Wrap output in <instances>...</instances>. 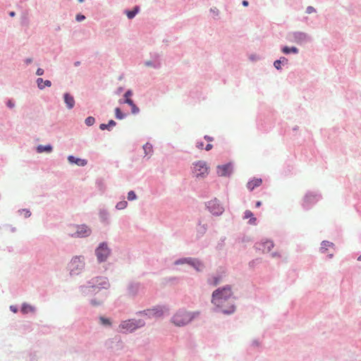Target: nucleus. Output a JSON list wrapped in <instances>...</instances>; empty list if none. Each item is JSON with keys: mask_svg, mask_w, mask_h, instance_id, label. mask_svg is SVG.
<instances>
[{"mask_svg": "<svg viewBox=\"0 0 361 361\" xmlns=\"http://www.w3.org/2000/svg\"><path fill=\"white\" fill-rule=\"evenodd\" d=\"M99 324L104 326L110 327L111 326L112 322L109 318L100 316L99 317Z\"/></svg>", "mask_w": 361, "mask_h": 361, "instance_id": "33", "label": "nucleus"}, {"mask_svg": "<svg viewBox=\"0 0 361 361\" xmlns=\"http://www.w3.org/2000/svg\"><path fill=\"white\" fill-rule=\"evenodd\" d=\"M232 286L226 285L216 288L212 294L211 302L214 305L213 311L230 315L235 312L236 307Z\"/></svg>", "mask_w": 361, "mask_h": 361, "instance_id": "1", "label": "nucleus"}, {"mask_svg": "<svg viewBox=\"0 0 361 361\" xmlns=\"http://www.w3.org/2000/svg\"><path fill=\"white\" fill-rule=\"evenodd\" d=\"M85 259L82 255H76L72 257L68 264V270L71 276L80 275L85 269Z\"/></svg>", "mask_w": 361, "mask_h": 361, "instance_id": "4", "label": "nucleus"}, {"mask_svg": "<svg viewBox=\"0 0 361 361\" xmlns=\"http://www.w3.org/2000/svg\"><path fill=\"white\" fill-rule=\"evenodd\" d=\"M321 199V195L317 192H308L303 200L302 207L305 209H309L313 204Z\"/></svg>", "mask_w": 361, "mask_h": 361, "instance_id": "12", "label": "nucleus"}, {"mask_svg": "<svg viewBox=\"0 0 361 361\" xmlns=\"http://www.w3.org/2000/svg\"><path fill=\"white\" fill-rule=\"evenodd\" d=\"M142 148L145 155L152 154L153 152L152 145L149 142H147L145 145H144Z\"/></svg>", "mask_w": 361, "mask_h": 361, "instance_id": "36", "label": "nucleus"}, {"mask_svg": "<svg viewBox=\"0 0 361 361\" xmlns=\"http://www.w3.org/2000/svg\"><path fill=\"white\" fill-rule=\"evenodd\" d=\"M116 125V123L114 120H110L107 124L102 123L99 126V128L102 130H111L113 127Z\"/></svg>", "mask_w": 361, "mask_h": 361, "instance_id": "32", "label": "nucleus"}, {"mask_svg": "<svg viewBox=\"0 0 361 361\" xmlns=\"http://www.w3.org/2000/svg\"><path fill=\"white\" fill-rule=\"evenodd\" d=\"M207 208L208 210L215 216H220L223 214L224 212V208L221 204L219 203V201L214 198V200H212L209 201L206 204Z\"/></svg>", "mask_w": 361, "mask_h": 361, "instance_id": "11", "label": "nucleus"}, {"mask_svg": "<svg viewBox=\"0 0 361 361\" xmlns=\"http://www.w3.org/2000/svg\"><path fill=\"white\" fill-rule=\"evenodd\" d=\"M6 226L10 228V231L12 233H15L16 231V227H13V226H11V225H6Z\"/></svg>", "mask_w": 361, "mask_h": 361, "instance_id": "55", "label": "nucleus"}, {"mask_svg": "<svg viewBox=\"0 0 361 361\" xmlns=\"http://www.w3.org/2000/svg\"><path fill=\"white\" fill-rule=\"evenodd\" d=\"M142 285L140 282L131 281L128 284L127 293L130 297L135 298L138 295L142 288Z\"/></svg>", "mask_w": 361, "mask_h": 361, "instance_id": "13", "label": "nucleus"}, {"mask_svg": "<svg viewBox=\"0 0 361 361\" xmlns=\"http://www.w3.org/2000/svg\"><path fill=\"white\" fill-rule=\"evenodd\" d=\"M145 326L143 319H130L122 321L118 328V331L121 334H130Z\"/></svg>", "mask_w": 361, "mask_h": 361, "instance_id": "3", "label": "nucleus"}, {"mask_svg": "<svg viewBox=\"0 0 361 361\" xmlns=\"http://www.w3.org/2000/svg\"><path fill=\"white\" fill-rule=\"evenodd\" d=\"M53 150V147L51 145H39L37 147V152L38 153H43V152H47L50 153Z\"/></svg>", "mask_w": 361, "mask_h": 361, "instance_id": "29", "label": "nucleus"}, {"mask_svg": "<svg viewBox=\"0 0 361 361\" xmlns=\"http://www.w3.org/2000/svg\"><path fill=\"white\" fill-rule=\"evenodd\" d=\"M98 216L101 224L109 226L111 224V215L106 208L101 207L98 210Z\"/></svg>", "mask_w": 361, "mask_h": 361, "instance_id": "15", "label": "nucleus"}, {"mask_svg": "<svg viewBox=\"0 0 361 361\" xmlns=\"http://www.w3.org/2000/svg\"><path fill=\"white\" fill-rule=\"evenodd\" d=\"M334 244L333 243L329 242L328 240H323L321 244L320 251L322 253H324L326 251L328 247H334Z\"/></svg>", "mask_w": 361, "mask_h": 361, "instance_id": "35", "label": "nucleus"}, {"mask_svg": "<svg viewBox=\"0 0 361 361\" xmlns=\"http://www.w3.org/2000/svg\"><path fill=\"white\" fill-rule=\"evenodd\" d=\"M63 100L68 109H72L75 104V99L70 93L63 94Z\"/></svg>", "mask_w": 361, "mask_h": 361, "instance_id": "20", "label": "nucleus"}, {"mask_svg": "<svg viewBox=\"0 0 361 361\" xmlns=\"http://www.w3.org/2000/svg\"><path fill=\"white\" fill-rule=\"evenodd\" d=\"M208 229V226L207 224H202L201 221H199L197 228H196V232H197V238H201L207 232Z\"/></svg>", "mask_w": 361, "mask_h": 361, "instance_id": "24", "label": "nucleus"}, {"mask_svg": "<svg viewBox=\"0 0 361 361\" xmlns=\"http://www.w3.org/2000/svg\"><path fill=\"white\" fill-rule=\"evenodd\" d=\"M288 39L289 41L295 42L299 45L305 44L312 41L311 35L302 31H294L288 33Z\"/></svg>", "mask_w": 361, "mask_h": 361, "instance_id": "6", "label": "nucleus"}, {"mask_svg": "<svg viewBox=\"0 0 361 361\" xmlns=\"http://www.w3.org/2000/svg\"><path fill=\"white\" fill-rule=\"evenodd\" d=\"M253 216V213L250 210H246L244 212V219H250Z\"/></svg>", "mask_w": 361, "mask_h": 361, "instance_id": "43", "label": "nucleus"}, {"mask_svg": "<svg viewBox=\"0 0 361 361\" xmlns=\"http://www.w3.org/2000/svg\"><path fill=\"white\" fill-rule=\"evenodd\" d=\"M10 310H11V311H12L14 313H16L18 310V307L15 305H11Z\"/></svg>", "mask_w": 361, "mask_h": 361, "instance_id": "52", "label": "nucleus"}, {"mask_svg": "<svg viewBox=\"0 0 361 361\" xmlns=\"http://www.w3.org/2000/svg\"><path fill=\"white\" fill-rule=\"evenodd\" d=\"M89 283L92 286L94 290L99 289H109L110 288V283L109 279L105 276H95L89 280Z\"/></svg>", "mask_w": 361, "mask_h": 361, "instance_id": "9", "label": "nucleus"}, {"mask_svg": "<svg viewBox=\"0 0 361 361\" xmlns=\"http://www.w3.org/2000/svg\"><path fill=\"white\" fill-rule=\"evenodd\" d=\"M115 116L117 119L122 120L126 117V114L123 113L120 108L115 109Z\"/></svg>", "mask_w": 361, "mask_h": 361, "instance_id": "37", "label": "nucleus"}, {"mask_svg": "<svg viewBox=\"0 0 361 361\" xmlns=\"http://www.w3.org/2000/svg\"><path fill=\"white\" fill-rule=\"evenodd\" d=\"M224 276L225 274L224 272L217 271L216 273L209 276V277L207 279V283L209 286H217L219 284L223 282Z\"/></svg>", "mask_w": 361, "mask_h": 361, "instance_id": "14", "label": "nucleus"}, {"mask_svg": "<svg viewBox=\"0 0 361 361\" xmlns=\"http://www.w3.org/2000/svg\"><path fill=\"white\" fill-rule=\"evenodd\" d=\"M120 104H127L131 107V113L133 114H137L140 112V109L135 104L131 99H119Z\"/></svg>", "mask_w": 361, "mask_h": 361, "instance_id": "22", "label": "nucleus"}, {"mask_svg": "<svg viewBox=\"0 0 361 361\" xmlns=\"http://www.w3.org/2000/svg\"><path fill=\"white\" fill-rule=\"evenodd\" d=\"M212 147H213L212 145H211V144H207V145H206V147H205V149H206L207 151H209L210 149H212Z\"/></svg>", "mask_w": 361, "mask_h": 361, "instance_id": "57", "label": "nucleus"}, {"mask_svg": "<svg viewBox=\"0 0 361 361\" xmlns=\"http://www.w3.org/2000/svg\"><path fill=\"white\" fill-rule=\"evenodd\" d=\"M203 146H204V143H203V142H197L196 147H197V148H199V149H202Z\"/></svg>", "mask_w": 361, "mask_h": 361, "instance_id": "54", "label": "nucleus"}, {"mask_svg": "<svg viewBox=\"0 0 361 361\" xmlns=\"http://www.w3.org/2000/svg\"><path fill=\"white\" fill-rule=\"evenodd\" d=\"M158 58L159 56L156 55L154 59L145 61V66L147 67H152L154 69L160 68L161 66V63Z\"/></svg>", "mask_w": 361, "mask_h": 361, "instance_id": "23", "label": "nucleus"}, {"mask_svg": "<svg viewBox=\"0 0 361 361\" xmlns=\"http://www.w3.org/2000/svg\"><path fill=\"white\" fill-rule=\"evenodd\" d=\"M9 16H10L11 17H14V16H16V13H15L14 11H11V12L9 13Z\"/></svg>", "mask_w": 361, "mask_h": 361, "instance_id": "62", "label": "nucleus"}, {"mask_svg": "<svg viewBox=\"0 0 361 361\" xmlns=\"http://www.w3.org/2000/svg\"><path fill=\"white\" fill-rule=\"evenodd\" d=\"M18 212H19L20 214H23H23H24V215H25V218H28V217H30V216H31V212H30V211L29 209H19V210H18Z\"/></svg>", "mask_w": 361, "mask_h": 361, "instance_id": "42", "label": "nucleus"}, {"mask_svg": "<svg viewBox=\"0 0 361 361\" xmlns=\"http://www.w3.org/2000/svg\"><path fill=\"white\" fill-rule=\"evenodd\" d=\"M6 106L10 109H13L15 106V103L13 100L8 99L6 102Z\"/></svg>", "mask_w": 361, "mask_h": 361, "instance_id": "48", "label": "nucleus"}, {"mask_svg": "<svg viewBox=\"0 0 361 361\" xmlns=\"http://www.w3.org/2000/svg\"><path fill=\"white\" fill-rule=\"evenodd\" d=\"M95 122V118L92 116H88L85 118V123L87 126H92Z\"/></svg>", "mask_w": 361, "mask_h": 361, "instance_id": "41", "label": "nucleus"}, {"mask_svg": "<svg viewBox=\"0 0 361 361\" xmlns=\"http://www.w3.org/2000/svg\"><path fill=\"white\" fill-rule=\"evenodd\" d=\"M44 69L39 68L37 69L36 75H42L44 74Z\"/></svg>", "mask_w": 361, "mask_h": 361, "instance_id": "50", "label": "nucleus"}, {"mask_svg": "<svg viewBox=\"0 0 361 361\" xmlns=\"http://www.w3.org/2000/svg\"><path fill=\"white\" fill-rule=\"evenodd\" d=\"M80 61H75V62L74 63V66H80Z\"/></svg>", "mask_w": 361, "mask_h": 361, "instance_id": "64", "label": "nucleus"}, {"mask_svg": "<svg viewBox=\"0 0 361 361\" xmlns=\"http://www.w3.org/2000/svg\"><path fill=\"white\" fill-rule=\"evenodd\" d=\"M242 4L244 6H247L249 5V2L247 0H243Z\"/></svg>", "mask_w": 361, "mask_h": 361, "instance_id": "59", "label": "nucleus"}, {"mask_svg": "<svg viewBox=\"0 0 361 361\" xmlns=\"http://www.w3.org/2000/svg\"><path fill=\"white\" fill-rule=\"evenodd\" d=\"M37 87L39 90H43L45 86L51 87V82L49 80H44L42 78H38L36 80Z\"/></svg>", "mask_w": 361, "mask_h": 361, "instance_id": "25", "label": "nucleus"}, {"mask_svg": "<svg viewBox=\"0 0 361 361\" xmlns=\"http://www.w3.org/2000/svg\"><path fill=\"white\" fill-rule=\"evenodd\" d=\"M288 60L284 56L281 57L279 59L276 60L274 62V66L277 70H281V64L286 65L288 64Z\"/></svg>", "mask_w": 361, "mask_h": 361, "instance_id": "27", "label": "nucleus"}, {"mask_svg": "<svg viewBox=\"0 0 361 361\" xmlns=\"http://www.w3.org/2000/svg\"><path fill=\"white\" fill-rule=\"evenodd\" d=\"M89 283V281H87L86 284L79 286V291L84 296L91 295L95 291L92 286Z\"/></svg>", "mask_w": 361, "mask_h": 361, "instance_id": "19", "label": "nucleus"}, {"mask_svg": "<svg viewBox=\"0 0 361 361\" xmlns=\"http://www.w3.org/2000/svg\"><path fill=\"white\" fill-rule=\"evenodd\" d=\"M85 19V16L82 14L76 15L75 20L78 22H81Z\"/></svg>", "mask_w": 361, "mask_h": 361, "instance_id": "45", "label": "nucleus"}, {"mask_svg": "<svg viewBox=\"0 0 361 361\" xmlns=\"http://www.w3.org/2000/svg\"><path fill=\"white\" fill-rule=\"evenodd\" d=\"M32 58H27L24 60L25 63L27 64V65H29L30 63H31L32 62Z\"/></svg>", "mask_w": 361, "mask_h": 361, "instance_id": "53", "label": "nucleus"}, {"mask_svg": "<svg viewBox=\"0 0 361 361\" xmlns=\"http://www.w3.org/2000/svg\"><path fill=\"white\" fill-rule=\"evenodd\" d=\"M271 257H279V255L277 252H273V253H271Z\"/></svg>", "mask_w": 361, "mask_h": 361, "instance_id": "61", "label": "nucleus"}, {"mask_svg": "<svg viewBox=\"0 0 361 361\" xmlns=\"http://www.w3.org/2000/svg\"><path fill=\"white\" fill-rule=\"evenodd\" d=\"M133 91L131 90H127L124 94L125 99H130V97L133 95Z\"/></svg>", "mask_w": 361, "mask_h": 361, "instance_id": "47", "label": "nucleus"}, {"mask_svg": "<svg viewBox=\"0 0 361 361\" xmlns=\"http://www.w3.org/2000/svg\"><path fill=\"white\" fill-rule=\"evenodd\" d=\"M191 259H192V257H183V258H180V259H176L174 262L173 264L175 265H182V264H187L190 265V263L191 262Z\"/></svg>", "mask_w": 361, "mask_h": 361, "instance_id": "34", "label": "nucleus"}, {"mask_svg": "<svg viewBox=\"0 0 361 361\" xmlns=\"http://www.w3.org/2000/svg\"><path fill=\"white\" fill-rule=\"evenodd\" d=\"M190 266L198 272H202L205 268V264L202 261L194 257H192Z\"/></svg>", "mask_w": 361, "mask_h": 361, "instance_id": "18", "label": "nucleus"}, {"mask_svg": "<svg viewBox=\"0 0 361 361\" xmlns=\"http://www.w3.org/2000/svg\"><path fill=\"white\" fill-rule=\"evenodd\" d=\"M192 171L197 178H204L208 174V167L204 161H197L192 164Z\"/></svg>", "mask_w": 361, "mask_h": 361, "instance_id": "7", "label": "nucleus"}, {"mask_svg": "<svg viewBox=\"0 0 361 361\" xmlns=\"http://www.w3.org/2000/svg\"><path fill=\"white\" fill-rule=\"evenodd\" d=\"M200 315V312H188L185 309L178 310L171 319V322L176 326H183L188 324Z\"/></svg>", "mask_w": 361, "mask_h": 361, "instance_id": "2", "label": "nucleus"}, {"mask_svg": "<svg viewBox=\"0 0 361 361\" xmlns=\"http://www.w3.org/2000/svg\"><path fill=\"white\" fill-rule=\"evenodd\" d=\"M256 222H257V219L255 217L252 216V218H250L248 224L250 225H256Z\"/></svg>", "mask_w": 361, "mask_h": 361, "instance_id": "49", "label": "nucleus"}, {"mask_svg": "<svg viewBox=\"0 0 361 361\" xmlns=\"http://www.w3.org/2000/svg\"><path fill=\"white\" fill-rule=\"evenodd\" d=\"M262 183V179L261 178H256L255 180H252L251 181H249L247 184V187L250 190H253L256 187H258Z\"/></svg>", "mask_w": 361, "mask_h": 361, "instance_id": "28", "label": "nucleus"}, {"mask_svg": "<svg viewBox=\"0 0 361 361\" xmlns=\"http://www.w3.org/2000/svg\"><path fill=\"white\" fill-rule=\"evenodd\" d=\"M94 255L99 264L105 262L111 255V249L106 242L100 243L94 250Z\"/></svg>", "mask_w": 361, "mask_h": 361, "instance_id": "5", "label": "nucleus"}, {"mask_svg": "<svg viewBox=\"0 0 361 361\" xmlns=\"http://www.w3.org/2000/svg\"><path fill=\"white\" fill-rule=\"evenodd\" d=\"M137 315L146 316L148 318H159L164 314V307L156 306L152 309H147L136 312Z\"/></svg>", "mask_w": 361, "mask_h": 361, "instance_id": "10", "label": "nucleus"}, {"mask_svg": "<svg viewBox=\"0 0 361 361\" xmlns=\"http://www.w3.org/2000/svg\"><path fill=\"white\" fill-rule=\"evenodd\" d=\"M216 172L219 176H229L233 172V166L231 163L219 165Z\"/></svg>", "mask_w": 361, "mask_h": 361, "instance_id": "16", "label": "nucleus"}, {"mask_svg": "<svg viewBox=\"0 0 361 361\" xmlns=\"http://www.w3.org/2000/svg\"><path fill=\"white\" fill-rule=\"evenodd\" d=\"M138 11H139V8H138V7L136 6L132 11H127L126 15L129 19H133L135 16V15L138 13Z\"/></svg>", "mask_w": 361, "mask_h": 361, "instance_id": "39", "label": "nucleus"}, {"mask_svg": "<svg viewBox=\"0 0 361 361\" xmlns=\"http://www.w3.org/2000/svg\"><path fill=\"white\" fill-rule=\"evenodd\" d=\"M127 198L129 201H133L137 200V197L133 190H130L128 192Z\"/></svg>", "mask_w": 361, "mask_h": 361, "instance_id": "40", "label": "nucleus"}, {"mask_svg": "<svg viewBox=\"0 0 361 361\" xmlns=\"http://www.w3.org/2000/svg\"><path fill=\"white\" fill-rule=\"evenodd\" d=\"M74 233L70 234L73 238H87L92 234V228L86 224H75L73 226Z\"/></svg>", "mask_w": 361, "mask_h": 361, "instance_id": "8", "label": "nucleus"}, {"mask_svg": "<svg viewBox=\"0 0 361 361\" xmlns=\"http://www.w3.org/2000/svg\"><path fill=\"white\" fill-rule=\"evenodd\" d=\"M261 204H262V202H261L260 201H257V202H256L255 206H256V207H260V206H261Z\"/></svg>", "mask_w": 361, "mask_h": 361, "instance_id": "63", "label": "nucleus"}, {"mask_svg": "<svg viewBox=\"0 0 361 361\" xmlns=\"http://www.w3.org/2000/svg\"><path fill=\"white\" fill-rule=\"evenodd\" d=\"M107 295H105L103 298H92L90 300V303L93 307H99L103 305Z\"/></svg>", "mask_w": 361, "mask_h": 361, "instance_id": "30", "label": "nucleus"}, {"mask_svg": "<svg viewBox=\"0 0 361 361\" xmlns=\"http://www.w3.org/2000/svg\"><path fill=\"white\" fill-rule=\"evenodd\" d=\"M273 241L267 240L260 243H257L255 247L257 249L262 250L263 252H269L274 247Z\"/></svg>", "mask_w": 361, "mask_h": 361, "instance_id": "17", "label": "nucleus"}, {"mask_svg": "<svg viewBox=\"0 0 361 361\" xmlns=\"http://www.w3.org/2000/svg\"><path fill=\"white\" fill-rule=\"evenodd\" d=\"M204 138L207 140V141H209V142H212L213 140V137L209 136V135H205L204 137Z\"/></svg>", "mask_w": 361, "mask_h": 361, "instance_id": "58", "label": "nucleus"}, {"mask_svg": "<svg viewBox=\"0 0 361 361\" xmlns=\"http://www.w3.org/2000/svg\"><path fill=\"white\" fill-rule=\"evenodd\" d=\"M210 12L212 13L216 16H218L219 14V11L217 8L213 7L210 8Z\"/></svg>", "mask_w": 361, "mask_h": 361, "instance_id": "46", "label": "nucleus"}, {"mask_svg": "<svg viewBox=\"0 0 361 361\" xmlns=\"http://www.w3.org/2000/svg\"><path fill=\"white\" fill-rule=\"evenodd\" d=\"M36 311V308L34 306H32L30 304L26 302L23 303L21 307V312L23 314H27L28 312L35 313Z\"/></svg>", "mask_w": 361, "mask_h": 361, "instance_id": "26", "label": "nucleus"}, {"mask_svg": "<svg viewBox=\"0 0 361 361\" xmlns=\"http://www.w3.org/2000/svg\"><path fill=\"white\" fill-rule=\"evenodd\" d=\"M314 12H316V9L313 6H309L307 7V8H306L307 13L310 14V13H314Z\"/></svg>", "mask_w": 361, "mask_h": 361, "instance_id": "44", "label": "nucleus"}, {"mask_svg": "<svg viewBox=\"0 0 361 361\" xmlns=\"http://www.w3.org/2000/svg\"><path fill=\"white\" fill-rule=\"evenodd\" d=\"M127 207H128V202H127V201H126V200L120 201V202H118L116 204V209H118V210H122V209H126Z\"/></svg>", "mask_w": 361, "mask_h": 361, "instance_id": "38", "label": "nucleus"}, {"mask_svg": "<svg viewBox=\"0 0 361 361\" xmlns=\"http://www.w3.org/2000/svg\"><path fill=\"white\" fill-rule=\"evenodd\" d=\"M259 345H260V343H259V341L258 340H254L252 342V345L253 347H259Z\"/></svg>", "mask_w": 361, "mask_h": 361, "instance_id": "51", "label": "nucleus"}, {"mask_svg": "<svg viewBox=\"0 0 361 361\" xmlns=\"http://www.w3.org/2000/svg\"><path fill=\"white\" fill-rule=\"evenodd\" d=\"M67 159L70 164H75L80 166H85L87 164V160L85 159L77 158L73 155H69Z\"/></svg>", "mask_w": 361, "mask_h": 361, "instance_id": "21", "label": "nucleus"}, {"mask_svg": "<svg viewBox=\"0 0 361 361\" xmlns=\"http://www.w3.org/2000/svg\"><path fill=\"white\" fill-rule=\"evenodd\" d=\"M281 51L284 54H289L290 53L297 54L299 53V49L295 47H288L287 46H285L281 49Z\"/></svg>", "mask_w": 361, "mask_h": 361, "instance_id": "31", "label": "nucleus"}, {"mask_svg": "<svg viewBox=\"0 0 361 361\" xmlns=\"http://www.w3.org/2000/svg\"><path fill=\"white\" fill-rule=\"evenodd\" d=\"M257 56H256V55H251V56H250V60H252V61H255V60H256V59H257Z\"/></svg>", "mask_w": 361, "mask_h": 361, "instance_id": "60", "label": "nucleus"}, {"mask_svg": "<svg viewBox=\"0 0 361 361\" xmlns=\"http://www.w3.org/2000/svg\"><path fill=\"white\" fill-rule=\"evenodd\" d=\"M123 91V87H119L118 88H117V90H116V94H121Z\"/></svg>", "mask_w": 361, "mask_h": 361, "instance_id": "56", "label": "nucleus"}]
</instances>
